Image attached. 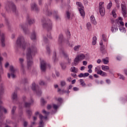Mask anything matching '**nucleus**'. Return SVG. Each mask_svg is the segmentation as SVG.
Segmentation results:
<instances>
[{"mask_svg": "<svg viewBox=\"0 0 127 127\" xmlns=\"http://www.w3.org/2000/svg\"><path fill=\"white\" fill-rule=\"evenodd\" d=\"M17 47L22 48V49H25L26 47V43L24 40V37L23 36H19L16 42Z\"/></svg>", "mask_w": 127, "mask_h": 127, "instance_id": "3", "label": "nucleus"}, {"mask_svg": "<svg viewBox=\"0 0 127 127\" xmlns=\"http://www.w3.org/2000/svg\"><path fill=\"white\" fill-rule=\"evenodd\" d=\"M100 51L102 54H105L106 53V48H105V46H101L100 47Z\"/></svg>", "mask_w": 127, "mask_h": 127, "instance_id": "28", "label": "nucleus"}, {"mask_svg": "<svg viewBox=\"0 0 127 127\" xmlns=\"http://www.w3.org/2000/svg\"><path fill=\"white\" fill-rule=\"evenodd\" d=\"M3 61V58L0 56V73H3V69H2V63Z\"/></svg>", "mask_w": 127, "mask_h": 127, "instance_id": "22", "label": "nucleus"}, {"mask_svg": "<svg viewBox=\"0 0 127 127\" xmlns=\"http://www.w3.org/2000/svg\"><path fill=\"white\" fill-rule=\"evenodd\" d=\"M85 68H86V67H85L84 66H81L80 67L81 71H84V70H85Z\"/></svg>", "mask_w": 127, "mask_h": 127, "instance_id": "59", "label": "nucleus"}, {"mask_svg": "<svg viewBox=\"0 0 127 127\" xmlns=\"http://www.w3.org/2000/svg\"><path fill=\"white\" fill-rule=\"evenodd\" d=\"M90 74L88 72H85L84 73H80V78H86V77H88Z\"/></svg>", "mask_w": 127, "mask_h": 127, "instance_id": "27", "label": "nucleus"}, {"mask_svg": "<svg viewBox=\"0 0 127 127\" xmlns=\"http://www.w3.org/2000/svg\"><path fill=\"white\" fill-rule=\"evenodd\" d=\"M53 108L54 109V110H57L58 109V106H57L56 104H53Z\"/></svg>", "mask_w": 127, "mask_h": 127, "instance_id": "54", "label": "nucleus"}, {"mask_svg": "<svg viewBox=\"0 0 127 127\" xmlns=\"http://www.w3.org/2000/svg\"><path fill=\"white\" fill-rule=\"evenodd\" d=\"M92 68H93V65L92 64H89L88 66V69H92Z\"/></svg>", "mask_w": 127, "mask_h": 127, "instance_id": "63", "label": "nucleus"}, {"mask_svg": "<svg viewBox=\"0 0 127 127\" xmlns=\"http://www.w3.org/2000/svg\"><path fill=\"white\" fill-rule=\"evenodd\" d=\"M80 48V46H76L74 48V51H78L79 50V49Z\"/></svg>", "mask_w": 127, "mask_h": 127, "instance_id": "49", "label": "nucleus"}, {"mask_svg": "<svg viewBox=\"0 0 127 127\" xmlns=\"http://www.w3.org/2000/svg\"><path fill=\"white\" fill-rule=\"evenodd\" d=\"M12 100L14 101H17V93L16 92H14L12 94Z\"/></svg>", "mask_w": 127, "mask_h": 127, "instance_id": "23", "label": "nucleus"}, {"mask_svg": "<svg viewBox=\"0 0 127 127\" xmlns=\"http://www.w3.org/2000/svg\"><path fill=\"white\" fill-rule=\"evenodd\" d=\"M119 29L120 31H121V32H124V33H126V32H127V30L125 27L120 28Z\"/></svg>", "mask_w": 127, "mask_h": 127, "instance_id": "40", "label": "nucleus"}, {"mask_svg": "<svg viewBox=\"0 0 127 127\" xmlns=\"http://www.w3.org/2000/svg\"><path fill=\"white\" fill-rule=\"evenodd\" d=\"M87 27L88 30H90V29H91L92 27V25L91 24V23L88 22L87 23Z\"/></svg>", "mask_w": 127, "mask_h": 127, "instance_id": "42", "label": "nucleus"}, {"mask_svg": "<svg viewBox=\"0 0 127 127\" xmlns=\"http://www.w3.org/2000/svg\"><path fill=\"white\" fill-rule=\"evenodd\" d=\"M80 84L81 85V86H82V87H86V83H85V82H84V81H83V79H80Z\"/></svg>", "mask_w": 127, "mask_h": 127, "instance_id": "39", "label": "nucleus"}, {"mask_svg": "<svg viewBox=\"0 0 127 127\" xmlns=\"http://www.w3.org/2000/svg\"><path fill=\"white\" fill-rule=\"evenodd\" d=\"M66 33L68 37V39H69L70 38V36H71V34L70 33V32L68 30L66 31Z\"/></svg>", "mask_w": 127, "mask_h": 127, "instance_id": "47", "label": "nucleus"}, {"mask_svg": "<svg viewBox=\"0 0 127 127\" xmlns=\"http://www.w3.org/2000/svg\"><path fill=\"white\" fill-rule=\"evenodd\" d=\"M103 4H104V2H99V10L102 9L103 8H104V6H103Z\"/></svg>", "mask_w": 127, "mask_h": 127, "instance_id": "38", "label": "nucleus"}, {"mask_svg": "<svg viewBox=\"0 0 127 127\" xmlns=\"http://www.w3.org/2000/svg\"><path fill=\"white\" fill-rule=\"evenodd\" d=\"M95 71H97V73L98 75H100L101 76H102V77H107L108 76V74L107 73L103 71L102 70H98V68L96 67L95 68Z\"/></svg>", "mask_w": 127, "mask_h": 127, "instance_id": "15", "label": "nucleus"}, {"mask_svg": "<svg viewBox=\"0 0 127 127\" xmlns=\"http://www.w3.org/2000/svg\"><path fill=\"white\" fill-rule=\"evenodd\" d=\"M99 11L101 16H104V15H105V8L100 9L99 10Z\"/></svg>", "mask_w": 127, "mask_h": 127, "instance_id": "34", "label": "nucleus"}, {"mask_svg": "<svg viewBox=\"0 0 127 127\" xmlns=\"http://www.w3.org/2000/svg\"><path fill=\"white\" fill-rule=\"evenodd\" d=\"M58 41H59V42H60V43H62V42H63V35L60 34L59 35Z\"/></svg>", "mask_w": 127, "mask_h": 127, "instance_id": "33", "label": "nucleus"}, {"mask_svg": "<svg viewBox=\"0 0 127 127\" xmlns=\"http://www.w3.org/2000/svg\"><path fill=\"white\" fill-rule=\"evenodd\" d=\"M61 66H62V69H63L64 70L65 69V68H66V65L64 64H61Z\"/></svg>", "mask_w": 127, "mask_h": 127, "instance_id": "64", "label": "nucleus"}, {"mask_svg": "<svg viewBox=\"0 0 127 127\" xmlns=\"http://www.w3.org/2000/svg\"><path fill=\"white\" fill-rule=\"evenodd\" d=\"M5 8L7 11H11L12 10L15 15H18V11L16 10V6L13 2L8 1L6 3Z\"/></svg>", "mask_w": 127, "mask_h": 127, "instance_id": "2", "label": "nucleus"}, {"mask_svg": "<svg viewBox=\"0 0 127 127\" xmlns=\"http://www.w3.org/2000/svg\"><path fill=\"white\" fill-rule=\"evenodd\" d=\"M53 14L55 16V19H56V20H58V19H60V16H59V15H58V12L55 11L53 12Z\"/></svg>", "mask_w": 127, "mask_h": 127, "instance_id": "25", "label": "nucleus"}, {"mask_svg": "<svg viewBox=\"0 0 127 127\" xmlns=\"http://www.w3.org/2000/svg\"><path fill=\"white\" fill-rule=\"evenodd\" d=\"M102 60L104 64H108V63H109V60H106V59H103Z\"/></svg>", "mask_w": 127, "mask_h": 127, "instance_id": "48", "label": "nucleus"}, {"mask_svg": "<svg viewBox=\"0 0 127 127\" xmlns=\"http://www.w3.org/2000/svg\"><path fill=\"white\" fill-rule=\"evenodd\" d=\"M60 52L61 54H63L64 56V57L68 61V64H71V59H69V56L67 54V53L65 52V50H64V49L61 48L60 50Z\"/></svg>", "mask_w": 127, "mask_h": 127, "instance_id": "8", "label": "nucleus"}, {"mask_svg": "<svg viewBox=\"0 0 127 127\" xmlns=\"http://www.w3.org/2000/svg\"><path fill=\"white\" fill-rule=\"evenodd\" d=\"M42 112H43V114H44L45 115H46V116H43L42 115L39 114V118L40 120V122L41 125V124H44V123H43V120H47V116L49 115V114H50V112H46L45 110H43Z\"/></svg>", "mask_w": 127, "mask_h": 127, "instance_id": "6", "label": "nucleus"}, {"mask_svg": "<svg viewBox=\"0 0 127 127\" xmlns=\"http://www.w3.org/2000/svg\"><path fill=\"white\" fill-rule=\"evenodd\" d=\"M43 0H38L39 5H41L42 4V1Z\"/></svg>", "mask_w": 127, "mask_h": 127, "instance_id": "61", "label": "nucleus"}, {"mask_svg": "<svg viewBox=\"0 0 127 127\" xmlns=\"http://www.w3.org/2000/svg\"><path fill=\"white\" fill-rule=\"evenodd\" d=\"M19 62L20 65V70L23 75H25L26 74V71H25V66H24V60L22 58L19 59Z\"/></svg>", "mask_w": 127, "mask_h": 127, "instance_id": "7", "label": "nucleus"}, {"mask_svg": "<svg viewBox=\"0 0 127 127\" xmlns=\"http://www.w3.org/2000/svg\"><path fill=\"white\" fill-rule=\"evenodd\" d=\"M26 18L29 25H32V24L35 23V20L31 18L30 15H27Z\"/></svg>", "mask_w": 127, "mask_h": 127, "instance_id": "12", "label": "nucleus"}, {"mask_svg": "<svg viewBox=\"0 0 127 127\" xmlns=\"http://www.w3.org/2000/svg\"><path fill=\"white\" fill-rule=\"evenodd\" d=\"M92 44V45H96V44H97V37L94 36L93 37Z\"/></svg>", "mask_w": 127, "mask_h": 127, "instance_id": "31", "label": "nucleus"}, {"mask_svg": "<svg viewBox=\"0 0 127 127\" xmlns=\"http://www.w3.org/2000/svg\"><path fill=\"white\" fill-rule=\"evenodd\" d=\"M113 6V3H112V1H110V3L107 5V9H111V7Z\"/></svg>", "mask_w": 127, "mask_h": 127, "instance_id": "41", "label": "nucleus"}, {"mask_svg": "<svg viewBox=\"0 0 127 127\" xmlns=\"http://www.w3.org/2000/svg\"><path fill=\"white\" fill-rule=\"evenodd\" d=\"M51 108H52V106H51V105H48L47 106V109L48 110H50V109H51Z\"/></svg>", "mask_w": 127, "mask_h": 127, "instance_id": "62", "label": "nucleus"}, {"mask_svg": "<svg viewBox=\"0 0 127 127\" xmlns=\"http://www.w3.org/2000/svg\"><path fill=\"white\" fill-rule=\"evenodd\" d=\"M4 94V86L3 83H0V96Z\"/></svg>", "mask_w": 127, "mask_h": 127, "instance_id": "18", "label": "nucleus"}, {"mask_svg": "<svg viewBox=\"0 0 127 127\" xmlns=\"http://www.w3.org/2000/svg\"><path fill=\"white\" fill-rule=\"evenodd\" d=\"M121 8L122 10V14L124 17H127V6H126V4L125 2H123V3L121 4Z\"/></svg>", "mask_w": 127, "mask_h": 127, "instance_id": "9", "label": "nucleus"}, {"mask_svg": "<svg viewBox=\"0 0 127 127\" xmlns=\"http://www.w3.org/2000/svg\"><path fill=\"white\" fill-rule=\"evenodd\" d=\"M31 8L32 10H34V11H35L36 12H38V11H39V8L35 3H32L31 4Z\"/></svg>", "mask_w": 127, "mask_h": 127, "instance_id": "14", "label": "nucleus"}, {"mask_svg": "<svg viewBox=\"0 0 127 127\" xmlns=\"http://www.w3.org/2000/svg\"><path fill=\"white\" fill-rule=\"evenodd\" d=\"M28 124V123H27V122H26V121H24V124H23V126L24 127H27V125Z\"/></svg>", "mask_w": 127, "mask_h": 127, "instance_id": "57", "label": "nucleus"}, {"mask_svg": "<svg viewBox=\"0 0 127 127\" xmlns=\"http://www.w3.org/2000/svg\"><path fill=\"white\" fill-rule=\"evenodd\" d=\"M16 110V106H13L12 107V110H11V115H12V116L14 115V113H15Z\"/></svg>", "mask_w": 127, "mask_h": 127, "instance_id": "37", "label": "nucleus"}, {"mask_svg": "<svg viewBox=\"0 0 127 127\" xmlns=\"http://www.w3.org/2000/svg\"><path fill=\"white\" fill-rule=\"evenodd\" d=\"M39 85H40L41 86H44V85H45V82H44L43 80H41L39 81Z\"/></svg>", "mask_w": 127, "mask_h": 127, "instance_id": "43", "label": "nucleus"}, {"mask_svg": "<svg viewBox=\"0 0 127 127\" xmlns=\"http://www.w3.org/2000/svg\"><path fill=\"white\" fill-rule=\"evenodd\" d=\"M47 37L50 39H52V36H51V34L50 32H48L47 34Z\"/></svg>", "mask_w": 127, "mask_h": 127, "instance_id": "51", "label": "nucleus"}, {"mask_svg": "<svg viewBox=\"0 0 127 127\" xmlns=\"http://www.w3.org/2000/svg\"><path fill=\"white\" fill-rule=\"evenodd\" d=\"M44 12L49 16H50V15L52 14V12L50 10L48 9V7L47 6H46L45 8H44Z\"/></svg>", "mask_w": 127, "mask_h": 127, "instance_id": "17", "label": "nucleus"}, {"mask_svg": "<svg viewBox=\"0 0 127 127\" xmlns=\"http://www.w3.org/2000/svg\"><path fill=\"white\" fill-rule=\"evenodd\" d=\"M80 61V55H78L74 59V62L72 63V65H77L79 64V61Z\"/></svg>", "mask_w": 127, "mask_h": 127, "instance_id": "19", "label": "nucleus"}, {"mask_svg": "<svg viewBox=\"0 0 127 127\" xmlns=\"http://www.w3.org/2000/svg\"><path fill=\"white\" fill-rule=\"evenodd\" d=\"M46 103H47L46 102V101H45V100H44V98H42L41 99V106H44V105H45V104H46Z\"/></svg>", "mask_w": 127, "mask_h": 127, "instance_id": "36", "label": "nucleus"}, {"mask_svg": "<svg viewBox=\"0 0 127 127\" xmlns=\"http://www.w3.org/2000/svg\"><path fill=\"white\" fill-rule=\"evenodd\" d=\"M26 113L28 116L29 119H30V117H31V116H32V111L30 110H26Z\"/></svg>", "mask_w": 127, "mask_h": 127, "instance_id": "29", "label": "nucleus"}, {"mask_svg": "<svg viewBox=\"0 0 127 127\" xmlns=\"http://www.w3.org/2000/svg\"><path fill=\"white\" fill-rule=\"evenodd\" d=\"M47 65V64H46V62L44 60H42L41 61L40 69L42 72H45V71H46Z\"/></svg>", "mask_w": 127, "mask_h": 127, "instance_id": "10", "label": "nucleus"}, {"mask_svg": "<svg viewBox=\"0 0 127 127\" xmlns=\"http://www.w3.org/2000/svg\"><path fill=\"white\" fill-rule=\"evenodd\" d=\"M76 5H78V9L80 11V2H76Z\"/></svg>", "mask_w": 127, "mask_h": 127, "instance_id": "56", "label": "nucleus"}, {"mask_svg": "<svg viewBox=\"0 0 127 127\" xmlns=\"http://www.w3.org/2000/svg\"><path fill=\"white\" fill-rule=\"evenodd\" d=\"M73 16V14H72L70 11H66L65 12V18L67 19L71 18V17Z\"/></svg>", "mask_w": 127, "mask_h": 127, "instance_id": "21", "label": "nucleus"}, {"mask_svg": "<svg viewBox=\"0 0 127 127\" xmlns=\"http://www.w3.org/2000/svg\"><path fill=\"white\" fill-rule=\"evenodd\" d=\"M73 91H79V88H78L77 87H73Z\"/></svg>", "mask_w": 127, "mask_h": 127, "instance_id": "60", "label": "nucleus"}, {"mask_svg": "<svg viewBox=\"0 0 127 127\" xmlns=\"http://www.w3.org/2000/svg\"><path fill=\"white\" fill-rule=\"evenodd\" d=\"M87 64H88V63L87 62V61H84L83 62V65H84V66H86Z\"/></svg>", "mask_w": 127, "mask_h": 127, "instance_id": "58", "label": "nucleus"}, {"mask_svg": "<svg viewBox=\"0 0 127 127\" xmlns=\"http://www.w3.org/2000/svg\"><path fill=\"white\" fill-rule=\"evenodd\" d=\"M54 62H56L57 59H56V53H55V56L53 57Z\"/></svg>", "mask_w": 127, "mask_h": 127, "instance_id": "52", "label": "nucleus"}, {"mask_svg": "<svg viewBox=\"0 0 127 127\" xmlns=\"http://www.w3.org/2000/svg\"><path fill=\"white\" fill-rule=\"evenodd\" d=\"M10 68V71L11 73H15V71H16V69L14 68L13 65H10L9 66Z\"/></svg>", "mask_w": 127, "mask_h": 127, "instance_id": "32", "label": "nucleus"}, {"mask_svg": "<svg viewBox=\"0 0 127 127\" xmlns=\"http://www.w3.org/2000/svg\"><path fill=\"white\" fill-rule=\"evenodd\" d=\"M46 49H47V52L49 55L50 54V52H51L50 48H49V47H47Z\"/></svg>", "mask_w": 127, "mask_h": 127, "instance_id": "50", "label": "nucleus"}, {"mask_svg": "<svg viewBox=\"0 0 127 127\" xmlns=\"http://www.w3.org/2000/svg\"><path fill=\"white\" fill-rule=\"evenodd\" d=\"M90 20H91V23H92L94 25H96L97 24V21H96V19L95 18V17L94 16V15L91 16Z\"/></svg>", "mask_w": 127, "mask_h": 127, "instance_id": "24", "label": "nucleus"}, {"mask_svg": "<svg viewBox=\"0 0 127 127\" xmlns=\"http://www.w3.org/2000/svg\"><path fill=\"white\" fill-rule=\"evenodd\" d=\"M4 110V107L3 106H1V105H0V121H1V119H2V112H3V110Z\"/></svg>", "mask_w": 127, "mask_h": 127, "instance_id": "26", "label": "nucleus"}, {"mask_svg": "<svg viewBox=\"0 0 127 127\" xmlns=\"http://www.w3.org/2000/svg\"><path fill=\"white\" fill-rule=\"evenodd\" d=\"M84 9H85V8H84V6H83L82 3H80V14L81 16H82L83 18L85 17V15L86 14Z\"/></svg>", "mask_w": 127, "mask_h": 127, "instance_id": "13", "label": "nucleus"}, {"mask_svg": "<svg viewBox=\"0 0 127 127\" xmlns=\"http://www.w3.org/2000/svg\"><path fill=\"white\" fill-rule=\"evenodd\" d=\"M27 27H28V26L26 23H23L20 25V28L22 29L23 31H24V33L26 34L28 31V30H27Z\"/></svg>", "mask_w": 127, "mask_h": 127, "instance_id": "11", "label": "nucleus"}, {"mask_svg": "<svg viewBox=\"0 0 127 127\" xmlns=\"http://www.w3.org/2000/svg\"><path fill=\"white\" fill-rule=\"evenodd\" d=\"M65 85H66V82H65V81H62L61 82V86L62 87H64V86H65Z\"/></svg>", "mask_w": 127, "mask_h": 127, "instance_id": "46", "label": "nucleus"}, {"mask_svg": "<svg viewBox=\"0 0 127 127\" xmlns=\"http://www.w3.org/2000/svg\"><path fill=\"white\" fill-rule=\"evenodd\" d=\"M32 89L33 91H35L36 92L37 95L38 96H41L42 94V92L41 91V89L39 88L38 85H36L35 83H33L32 84Z\"/></svg>", "mask_w": 127, "mask_h": 127, "instance_id": "5", "label": "nucleus"}, {"mask_svg": "<svg viewBox=\"0 0 127 127\" xmlns=\"http://www.w3.org/2000/svg\"><path fill=\"white\" fill-rule=\"evenodd\" d=\"M112 15L113 17H115L116 18V17H117V14L116 13V10L115 9H113L112 11Z\"/></svg>", "mask_w": 127, "mask_h": 127, "instance_id": "44", "label": "nucleus"}, {"mask_svg": "<svg viewBox=\"0 0 127 127\" xmlns=\"http://www.w3.org/2000/svg\"><path fill=\"white\" fill-rule=\"evenodd\" d=\"M33 103H34V101L33 100L31 99V101L29 102H25L24 106L25 108H30L31 107L32 105H33Z\"/></svg>", "mask_w": 127, "mask_h": 127, "instance_id": "16", "label": "nucleus"}, {"mask_svg": "<svg viewBox=\"0 0 127 127\" xmlns=\"http://www.w3.org/2000/svg\"><path fill=\"white\" fill-rule=\"evenodd\" d=\"M102 38L104 41H105V42L106 41H107V38H106V35H105V34L102 35Z\"/></svg>", "mask_w": 127, "mask_h": 127, "instance_id": "53", "label": "nucleus"}, {"mask_svg": "<svg viewBox=\"0 0 127 127\" xmlns=\"http://www.w3.org/2000/svg\"><path fill=\"white\" fill-rule=\"evenodd\" d=\"M120 79H122V80H125V76L122 74H120V77H119Z\"/></svg>", "mask_w": 127, "mask_h": 127, "instance_id": "55", "label": "nucleus"}, {"mask_svg": "<svg viewBox=\"0 0 127 127\" xmlns=\"http://www.w3.org/2000/svg\"><path fill=\"white\" fill-rule=\"evenodd\" d=\"M41 21L44 28H46L48 30H50V29H52V22L50 19L43 17Z\"/></svg>", "mask_w": 127, "mask_h": 127, "instance_id": "4", "label": "nucleus"}, {"mask_svg": "<svg viewBox=\"0 0 127 127\" xmlns=\"http://www.w3.org/2000/svg\"><path fill=\"white\" fill-rule=\"evenodd\" d=\"M110 69V67L107 65H102V70L103 71H108Z\"/></svg>", "mask_w": 127, "mask_h": 127, "instance_id": "30", "label": "nucleus"}, {"mask_svg": "<svg viewBox=\"0 0 127 127\" xmlns=\"http://www.w3.org/2000/svg\"><path fill=\"white\" fill-rule=\"evenodd\" d=\"M70 70L71 72H73V73H76V72H77V70H76V68L75 67H71Z\"/></svg>", "mask_w": 127, "mask_h": 127, "instance_id": "45", "label": "nucleus"}, {"mask_svg": "<svg viewBox=\"0 0 127 127\" xmlns=\"http://www.w3.org/2000/svg\"><path fill=\"white\" fill-rule=\"evenodd\" d=\"M86 58V55L84 54H80V60H84Z\"/></svg>", "mask_w": 127, "mask_h": 127, "instance_id": "35", "label": "nucleus"}, {"mask_svg": "<svg viewBox=\"0 0 127 127\" xmlns=\"http://www.w3.org/2000/svg\"><path fill=\"white\" fill-rule=\"evenodd\" d=\"M37 52V49L34 46H31L27 48L26 50V59H27V68L28 70L31 69V66L33 65V60L32 55H35Z\"/></svg>", "mask_w": 127, "mask_h": 127, "instance_id": "1", "label": "nucleus"}, {"mask_svg": "<svg viewBox=\"0 0 127 127\" xmlns=\"http://www.w3.org/2000/svg\"><path fill=\"white\" fill-rule=\"evenodd\" d=\"M30 38L31 40H33V41H35L36 40V33L35 32V31H33L32 32V33L31 35Z\"/></svg>", "mask_w": 127, "mask_h": 127, "instance_id": "20", "label": "nucleus"}]
</instances>
